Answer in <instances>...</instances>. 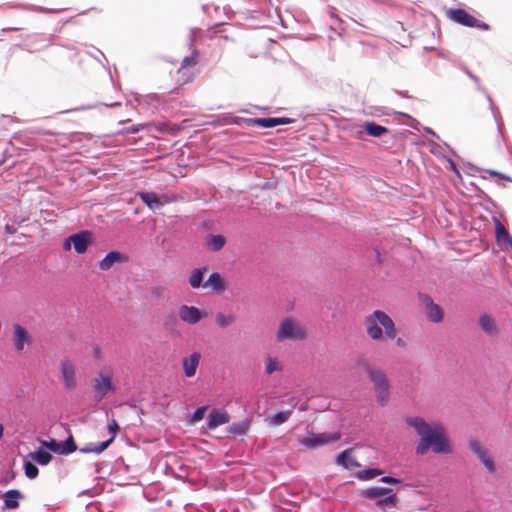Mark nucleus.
I'll list each match as a JSON object with an SVG mask.
<instances>
[{
    "label": "nucleus",
    "mask_w": 512,
    "mask_h": 512,
    "mask_svg": "<svg viewBox=\"0 0 512 512\" xmlns=\"http://www.w3.org/2000/svg\"><path fill=\"white\" fill-rule=\"evenodd\" d=\"M405 422L414 428L420 437L416 447L417 455H425L430 449L436 454L451 453L449 439L440 423L429 424L418 416L407 417Z\"/></svg>",
    "instance_id": "1"
},
{
    "label": "nucleus",
    "mask_w": 512,
    "mask_h": 512,
    "mask_svg": "<svg viewBox=\"0 0 512 512\" xmlns=\"http://www.w3.org/2000/svg\"><path fill=\"white\" fill-rule=\"evenodd\" d=\"M364 327L367 336L373 341L395 339L397 328L392 318L382 310H375L364 318Z\"/></svg>",
    "instance_id": "2"
},
{
    "label": "nucleus",
    "mask_w": 512,
    "mask_h": 512,
    "mask_svg": "<svg viewBox=\"0 0 512 512\" xmlns=\"http://www.w3.org/2000/svg\"><path fill=\"white\" fill-rule=\"evenodd\" d=\"M364 370L367 374L368 379L373 385L378 403L381 406H385L388 403L390 397V383L386 372L376 366L369 363L364 364Z\"/></svg>",
    "instance_id": "3"
},
{
    "label": "nucleus",
    "mask_w": 512,
    "mask_h": 512,
    "mask_svg": "<svg viewBox=\"0 0 512 512\" xmlns=\"http://www.w3.org/2000/svg\"><path fill=\"white\" fill-rule=\"evenodd\" d=\"M307 336L306 330L300 323L292 318H285L281 321L276 334L278 341L304 340Z\"/></svg>",
    "instance_id": "4"
},
{
    "label": "nucleus",
    "mask_w": 512,
    "mask_h": 512,
    "mask_svg": "<svg viewBox=\"0 0 512 512\" xmlns=\"http://www.w3.org/2000/svg\"><path fill=\"white\" fill-rule=\"evenodd\" d=\"M446 15L450 20L462 26L478 28L484 31L490 29V26L488 24L478 20L477 18H475L473 15H471L462 8L449 9L446 12Z\"/></svg>",
    "instance_id": "5"
},
{
    "label": "nucleus",
    "mask_w": 512,
    "mask_h": 512,
    "mask_svg": "<svg viewBox=\"0 0 512 512\" xmlns=\"http://www.w3.org/2000/svg\"><path fill=\"white\" fill-rule=\"evenodd\" d=\"M340 438V432L309 433L308 436L300 438L299 443L309 449H315L326 444L334 443Z\"/></svg>",
    "instance_id": "6"
},
{
    "label": "nucleus",
    "mask_w": 512,
    "mask_h": 512,
    "mask_svg": "<svg viewBox=\"0 0 512 512\" xmlns=\"http://www.w3.org/2000/svg\"><path fill=\"white\" fill-rule=\"evenodd\" d=\"M363 495L368 499L376 501L378 506L390 505L396 506L397 495L390 488L373 487L365 490Z\"/></svg>",
    "instance_id": "7"
},
{
    "label": "nucleus",
    "mask_w": 512,
    "mask_h": 512,
    "mask_svg": "<svg viewBox=\"0 0 512 512\" xmlns=\"http://www.w3.org/2000/svg\"><path fill=\"white\" fill-rule=\"evenodd\" d=\"M92 386L95 396L98 400H102L109 392L114 391L112 384V374L109 371H100L92 380Z\"/></svg>",
    "instance_id": "8"
},
{
    "label": "nucleus",
    "mask_w": 512,
    "mask_h": 512,
    "mask_svg": "<svg viewBox=\"0 0 512 512\" xmlns=\"http://www.w3.org/2000/svg\"><path fill=\"white\" fill-rule=\"evenodd\" d=\"M63 387L66 390H74L77 387L76 367L69 359H62L59 364Z\"/></svg>",
    "instance_id": "9"
},
{
    "label": "nucleus",
    "mask_w": 512,
    "mask_h": 512,
    "mask_svg": "<svg viewBox=\"0 0 512 512\" xmlns=\"http://www.w3.org/2000/svg\"><path fill=\"white\" fill-rule=\"evenodd\" d=\"M178 316L181 321L189 325H195L202 319L208 316V313L204 310H200L195 306L181 305L178 310Z\"/></svg>",
    "instance_id": "10"
},
{
    "label": "nucleus",
    "mask_w": 512,
    "mask_h": 512,
    "mask_svg": "<svg viewBox=\"0 0 512 512\" xmlns=\"http://www.w3.org/2000/svg\"><path fill=\"white\" fill-rule=\"evenodd\" d=\"M119 426L115 419H112L108 425V431L110 433V438L107 441L99 442V443H90L84 448H81L80 451L84 453L93 452L95 454L102 453L105 449L109 447V445L114 441Z\"/></svg>",
    "instance_id": "11"
},
{
    "label": "nucleus",
    "mask_w": 512,
    "mask_h": 512,
    "mask_svg": "<svg viewBox=\"0 0 512 512\" xmlns=\"http://www.w3.org/2000/svg\"><path fill=\"white\" fill-rule=\"evenodd\" d=\"M469 447L490 473H494L496 471L494 461L489 451L485 449L479 441L470 440Z\"/></svg>",
    "instance_id": "12"
},
{
    "label": "nucleus",
    "mask_w": 512,
    "mask_h": 512,
    "mask_svg": "<svg viewBox=\"0 0 512 512\" xmlns=\"http://www.w3.org/2000/svg\"><path fill=\"white\" fill-rule=\"evenodd\" d=\"M422 304L425 307V314L427 319L433 323H440L444 319L443 309L434 301L429 295L421 296Z\"/></svg>",
    "instance_id": "13"
},
{
    "label": "nucleus",
    "mask_w": 512,
    "mask_h": 512,
    "mask_svg": "<svg viewBox=\"0 0 512 512\" xmlns=\"http://www.w3.org/2000/svg\"><path fill=\"white\" fill-rule=\"evenodd\" d=\"M69 239L71 240L76 253L83 254L92 242V233L88 230L80 231L69 236Z\"/></svg>",
    "instance_id": "14"
},
{
    "label": "nucleus",
    "mask_w": 512,
    "mask_h": 512,
    "mask_svg": "<svg viewBox=\"0 0 512 512\" xmlns=\"http://www.w3.org/2000/svg\"><path fill=\"white\" fill-rule=\"evenodd\" d=\"M13 330H14L13 341H14L15 349L18 352H22L26 346L28 347L31 345L32 338H31L29 332L27 331V329L19 324H15L13 326Z\"/></svg>",
    "instance_id": "15"
},
{
    "label": "nucleus",
    "mask_w": 512,
    "mask_h": 512,
    "mask_svg": "<svg viewBox=\"0 0 512 512\" xmlns=\"http://www.w3.org/2000/svg\"><path fill=\"white\" fill-rule=\"evenodd\" d=\"M229 420L230 417L225 410L213 409L206 419V425L209 429H215L228 423Z\"/></svg>",
    "instance_id": "16"
},
{
    "label": "nucleus",
    "mask_w": 512,
    "mask_h": 512,
    "mask_svg": "<svg viewBox=\"0 0 512 512\" xmlns=\"http://www.w3.org/2000/svg\"><path fill=\"white\" fill-rule=\"evenodd\" d=\"M249 122L253 125L262 128H272L277 125L289 124L292 122L291 119L285 117H269V118H253L249 119Z\"/></svg>",
    "instance_id": "17"
},
{
    "label": "nucleus",
    "mask_w": 512,
    "mask_h": 512,
    "mask_svg": "<svg viewBox=\"0 0 512 512\" xmlns=\"http://www.w3.org/2000/svg\"><path fill=\"white\" fill-rule=\"evenodd\" d=\"M203 287L209 288L215 294H222L226 290L224 279L216 272L209 275L206 282H204Z\"/></svg>",
    "instance_id": "18"
},
{
    "label": "nucleus",
    "mask_w": 512,
    "mask_h": 512,
    "mask_svg": "<svg viewBox=\"0 0 512 512\" xmlns=\"http://www.w3.org/2000/svg\"><path fill=\"white\" fill-rule=\"evenodd\" d=\"M201 355L198 352L192 353L190 356L183 358V369L186 377H193L196 374L197 367L200 362Z\"/></svg>",
    "instance_id": "19"
},
{
    "label": "nucleus",
    "mask_w": 512,
    "mask_h": 512,
    "mask_svg": "<svg viewBox=\"0 0 512 512\" xmlns=\"http://www.w3.org/2000/svg\"><path fill=\"white\" fill-rule=\"evenodd\" d=\"M127 258L124 257L118 251H110L100 262L99 269L102 271L109 270L115 263H120L126 261Z\"/></svg>",
    "instance_id": "20"
},
{
    "label": "nucleus",
    "mask_w": 512,
    "mask_h": 512,
    "mask_svg": "<svg viewBox=\"0 0 512 512\" xmlns=\"http://www.w3.org/2000/svg\"><path fill=\"white\" fill-rule=\"evenodd\" d=\"M479 326L489 336H495L498 334L496 321L492 316L488 314L480 315Z\"/></svg>",
    "instance_id": "21"
},
{
    "label": "nucleus",
    "mask_w": 512,
    "mask_h": 512,
    "mask_svg": "<svg viewBox=\"0 0 512 512\" xmlns=\"http://www.w3.org/2000/svg\"><path fill=\"white\" fill-rule=\"evenodd\" d=\"M3 509H17L19 508V499H22L23 494L16 489L8 490L4 495Z\"/></svg>",
    "instance_id": "22"
},
{
    "label": "nucleus",
    "mask_w": 512,
    "mask_h": 512,
    "mask_svg": "<svg viewBox=\"0 0 512 512\" xmlns=\"http://www.w3.org/2000/svg\"><path fill=\"white\" fill-rule=\"evenodd\" d=\"M206 271V267L192 270L188 282L193 289H198L203 286V278Z\"/></svg>",
    "instance_id": "23"
},
{
    "label": "nucleus",
    "mask_w": 512,
    "mask_h": 512,
    "mask_svg": "<svg viewBox=\"0 0 512 512\" xmlns=\"http://www.w3.org/2000/svg\"><path fill=\"white\" fill-rule=\"evenodd\" d=\"M364 130L367 135L372 137H381L388 132V129L382 125H379L375 122H365Z\"/></svg>",
    "instance_id": "24"
},
{
    "label": "nucleus",
    "mask_w": 512,
    "mask_h": 512,
    "mask_svg": "<svg viewBox=\"0 0 512 512\" xmlns=\"http://www.w3.org/2000/svg\"><path fill=\"white\" fill-rule=\"evenodd\" d=\"M177 76H178L177 81L181 85L189 84V83L193 82V80L196 76V71L192 70L190 68H184V71H183V67L180 66L179 69L177 70Z\"/></svg>",
    "instance_id": "25"
},
{
    "label": "nucleus",
    "mask_w": 512,
    "mask_h": 512,
    "mask_svg": "<svg viewBox=\"0 0 512 512\" xmlns=\"http://www.w3.org/2000/svg\"><path fill=\"white\" fill-rule=\"evenodd\" d=\"M291 414L292 410L278 412L267 419L268 424L273 427L280 426L290 418Z\"/></svg>",
    "instance_id": "26"
},
{
    "label": "nucleus",
    "mask_w": 512,
    "mask_h": 512,
    "mask_svg": "<svg viewBox=\"0 0 512 512\" xmlns=\"http://www.w3.org/2000/svg\"><path fill=\"white\" fill-rule=\"evenodd\" d=\"M140 199L150 208L154 209L160 206V201L154 192H141L139 193Z\"/></svg>",
    "instance_id": "27"
},
{
    "label": "nucleus",
    "mask_w": 512,
    "mask_h": 512,
    "mask_svg": "<svg viewBox=\"0 0 512 512\" xmlns=\"http://www.w3.org/2000/svg\"><path fill=\"white\" fill-rule=\"evenodd\" d=\"M198 63H199V52H198V50L194 49L189 56L184 57L180 66L183 67V69L190 68L192 70H195Z\"/></svg>",
    "instance_id": "28"
},
{
    "label": "nucleus",
    "mask_w": 512,
    "mask_h": 512,
    "mask_svg": "<svg viewBox=\"0 0 512 512\" xmlns=\"http://www.w3.org/2000/svg\"><path fill=\"white\" fill-rule=\"evenodd\" d=\"M215 321L220 328H226L235 323L236 317L233 314L219 312L216 314Z\"/></svg>",
    "instance_id": "29"
},
{
    "label": "nucleus",
    "mask_w": 512,
    "mask_h": 512,
    "mask_svg": "<svg viewBox=\"0 0 512 512\" xmlns=\"http://www.w3.org/2000/svg\"><path fill=\"white\" fill-rule=\"evenodd\" d=\"M250 427L248 420H243L239 423H233L229 426V432L233 435H245Z\"/></svg>",
    "instance_id": "30"
},
{
    "label": "nucleus",
    "mask_w": 512,
    "mask_h": 512,
    "mask_svg": "<svg viewBox=\"0 0 512 512\" xmlns=\"http://www.w3.org/2000/svg\"><path fill=\"white\" fill-rule=\"evenodd\" d=\"M31 458L40 465H47L51 461L52 455L45 450L39 449L31 453Z\"/></svg>",
    "instance_id": "31"
},
{
    "label": "nucleus",
    "mask_w": 512,
    "mask_h": 512,
    "mask_svg": "<svg viewBox=\"0 0 512 512\" xmlns=\"http://www.w3.org/2000/svg\"><path fill=\"white\" fill-rule=\"evenodd\" d=\"M225 238L221 235H210L207 241L208 247L213 251H219L225 245Z\"/></svg>",
    "instance_id": "32"
},
{
    "label": "nucleus",
    "mask_w": 512,
    "mask_h": 512,
    "mask_svg": "<svg viewBox=\"0 0 512 512\" xmlns=\"http://www.w3.org/2000/svg\"><path fill=\"white\" fill-rule=\"evenodd\" d=\"M496 237L498 241H505L512 246V238L500 222L496 225Z\"/></svg>",
    "instance_id": "33"
},
{
    "label": "nucleus",
    "mask_w": 512,
    "mask_h": 512,
    "mask_svg": "<svg viewBox=\"0 0 512 512\" xmlns=\"http://www.w3.org/2000/svg\"><path fill=\"white\" fill-rule=\"evenodd\" d=\"M62 454L68 455L76 451L77 446L75 444L73 436L70 434L66 441L61 442Z\"/></svg>",
    "instance_id": "34"
},
{
    "label": "nucleus",
    "mask_w": 512,
    "mask_h": 512,
    "mask_svg": "<svg viewBox=\"0 0 512 512\" xmlns=\"http://www.w3.org/2000/svg\"><path fill=\"white\" fill-rule=\"evenodd\" d=\"M282 366L276 358L268 357L266 362V373L272 374L275 371H281Z\"/></svg>",
    "instance_id": "35"
},
{
    "label": "nucleus",
    "mask_w": 512,
    "mask_h": 512,
    "mask_svg": "<svg viewBox=\"0 0 512 512\" xmlns=\"http://www.w3.org/2000/svg\"><path fill=\"white\" fill-rule=\"evenodd\" d=\"M24 471H25L26 477H28L29 479L36 478L39 473V470L36 467V465H34L32 462H29V461L25 462Z\"/></svg>",
    "instance_id": "36"
},
{
    "label": "nucleus",
    "mask_w": 512,
    "mask_h": 512,
    "mask_svg": "<svg viewBox=\"0 0 512 512\" xmlns=\"http://www.w3.org/2000/svg\"><path fill=\"white\" fill-rule=\"evenodd\" d=\"M150 296L155 300H160L164 297L165 288L162 286H153L149 289Z\"/></svg>",
    "instance_id": "37"
},
{
    "label": "nucleus",
    "mask_w": 512,
    "mask_h": 512,
    "mask_svg": "<svg viewBox=\"0 0 512 512\" xmlns=\"http://www.w3.org/2000/svg\"><path fill=\"white\" fill-rule=\"evenodd\" d=\"M207 409L208 406H202L197 408L191 417V423H197L201 421L204 418Z\"/></svg>",
    "instance_id": "38"
},
{
    "label": "nucleus",
    "mask_w": 512,
    "mask_h": 512,
    "mask_svg": "<svg viewBox=\"0 0 512 512\" xmlns=\"http://www.w3.org/2000/svg\"><path fill=\"white\" fill-rule=\"evenodd\" d=\"M43 445L54 453L62 454L61 442L51 439L48 442H43Z\"/></svg>",
    "instance_id": "39"
},
{
    "label": "nucleus",
    "mask_w": 512,
    "mask_h": 512,
    "mask_svg": "<svg viewBox=\"0 0 512 512\" xmlns=\"http://www.w3.org/2000/svg\"><path fill=\"white\" fill-rule=\"evenodd\" d=\"M348 460H349V450H345L341 452L337 457V463L340 465H343L345 467L348 466Z\"/></svg>",
    "instance_id": "40"
},
{
    "label": "nucleus",
    "mask_w": 512,
    "mask_h": 512,
    "mask_svg": "<svg viewBox=\"0 0 512 512\" xmlns=\"http://www.w3.org/2000/svg\"><path fill=\"white\" fill-rule=\"evenodd\" d=\"M363 473L366 479H372L376 476L383 474V471L380 469H367Z\"/></svg>",
    "instance_id": "41"
},
{
    "label": "nucleus",
    "mask_w": 512,
    "mask_h": 512,
    "mask_svg": "<svg viewBox=\"0 0 512 512\" xmlns=\"http://www.w3.org/2000/svg\"><path fill=\"white\" fill-rule=\"evenodd\" d=\"M487 173H489L493 177L499 178L500 180L512 181L510 177H508V176H506V175H504L502 173H499L497 171H494V170H488Z\"/></svg>",
    "instance_id": "42"
},
{
    "label": "nucleus",
    "mask_w": 512,
    "mask_h": 512,
    "mask_svg": "<svg viewBox=\"0 0 512 512\" xmlns=\"http://www.w3.org/2000/svg\"><path fill=\"white\" fill-rule=\"evenodd\" d=\"M381 482L386 484H399L401 483V480L390 476H384L381 478Z\"/></svg>",
    "instance_id": "43"
},
{
    "label": "nucleus",
    "mask_w": 512,
    "mask_h": 512,
    "mask_svg": "<svg viewBox=\"0 0 512 512\" xmlns=\"http://www.w3.org/2000/svg\"><path fill=\"white\" fill-rule=\"evenodd\" d=\"M141 128H142V125H134V126L128 127L126 132L131 133V134L137 133Z\"/></svg>",
    "instance_id": "44"
},
{
    "label": "nucleus",
    "mask_w": 512,
    "mask_h": 512,
    "mask_svg": "<svg viewBox=\"0 0 512 512\" xmlns=\"http://www.w3.org/2000/svg\"><path fill=\"white\" fill-rule=\"evenodd\" d=\"M396 345L400 348H406L407 347V342L402 338V337H398L396 339Z\"/></svg>",
    "instance_id": "45"
},
{
    "label": "nucleus",
    "mask_w": 512,
    "mask_h": 512,
    "mask_svg": "<svg viewBox=\"0 0 512 512\" xmlns=\"http://www.w3.org/2000/svg\"><path fill=\"white\" fill-rule=\"evenodd\" d=\"M71 240L69 239V237L67 239H65L64 243H63V248L65 250H69L71 248Z\"/></svg>",
    "instance_id": "46"
},
{
    "label": "nucleus",
    "mask_w": 512,
    "mask_h": 512,
    "mask_svg": "<svg viewBox=\"0 0 512 512\" xmlns=\"http://www.w3.org/2000/svg\"><path fill=\"white\" fill-rule=\"evenodd\" d=\"M22 29H23L22 27L11 26V27H8V28H3V31H20Z\"/></svg>",
    "instance_id": "47"
},
{
    "label": "nucleus",
    "mask_w": 512,
    "mask_h": 512,
    "mask_svg": "<svg viewBox=\"0 0 512 512\" xmlns=\"http://www.w3.org/2000/svg\"><path fill=\"white\" fill-rule=\"evenodd\" d=\"M65 8H53V9H47L46 11L47 12H53V13H56V12H60V11H63Z\"/></svg>",
    "instance_id": "48"
},
{
    "label": "nucleus",
    "mask_w": 512,
    "mask_h": 512,
    "mask_svg": "<svg viewBox=\"0 0 512 512\" xmlns=\"http://www.w3.org/2000/svg\"><path fill=\"white\" fill-rule=\"evenodd\" d=\"M4 435V427L3 425L0 423V439L3 437Z\"/></svg>",
    "instance_id": "49"
},
{
    "label": "nucleus",
    "mask_w": 512,
    "mask_h": 512,
    "mask_svg": "<svg viewBox=\"0 0 512 512\" xmlns=\"http://www.w3.org/2000/svg\"><path fill=\"white\" fill-rule=\"evenodd\" d=\"M4 162H5V159H4V158L0 159V166H1L2 164H4Z\"/></svg>",
    "instance_id": "50"
}]
</instances>
